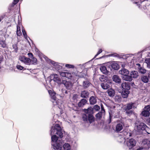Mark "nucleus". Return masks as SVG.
Masks as SVG:
<instances>
[{"instance_id": "obj_1", "label": "nucleus", "mask_w": 150, "mask_h": 150, "mask_svg": "<svg viewBox=\"0 0 150 150\" xmlns=\"http://www.w3.org/2000/svg\"><path fill=\"white\" fill-rule=\"evenodd\" d=\"M63 130L59 125L55 124L52 126L50 134L52 142L55 143L53 144V148L54 150H61L62 146L61 139H58V138L63 137Z\"/></svg>"}, {"instance_id": "obj_2", "label": "nucleus", "mask_w": 150, "mask_h": 150, "mask_svg": "<svg viewBox=\"0 0 150 150\" xmlns=\"http://www.w3.org/2000/svg\"><path fill=\"white\" fill-rule=\"evenodd\" d=\"M48 92L51 96L52 99L51 101L53 105H57L58 108L60 109L61 107L60 105L62 104V101L60 100L57 99L55 95L56 94L54 92H53L51 90L49 91Z\"/></svg>"}, {"instance_id": "obj_3", "label": "nucleus", "mask_w": 150, "mask_h": 150, "mask_svg": "<svg viewBox=\"0 0 150 150\" xmlns=\"http://www.w3.org/2000/svg\"><path fill=\"white\" fill-rule=\"evenodd\" d=\"M124 126L125 122L123 121H119L115 126V131L117 132H120L123 129Z\"/></svg>"}, {"instance_id": "obj_4", "label": "nucleus", "mask_w": 150, "mask_h": 150, "mask_svg": "<svg viewBox=\"0 0 150 150\" xmlns=\"http://www.w3.org/2000/svg\"><path fill=\"white\" fill-rule=\"evenodd\" d=\"M136 143V140L133 139L131 138L129 139H128L126 141V144L127 146L129 149L132 148L134 146Z\"/></svg>"}, {"instance_id": "obj_5", "label": "nucleus", "mask_w": 150, "mask_h": 150, "mask_svg": "<svg viewBox=\"0 0 150 150\" xmlns=\"http://www.w3.org/2000/svg\"><path fill=\"white\" fill-rule=\"evenodd\" d=\"M136 127L139 131L141 130L145 131V129L146 127V125L143 123H136Z\"/></svg>"}, {"instance_id": "obj_6", "label": "nucleus", "mask_w": 150, "mask_h": 150, "mask_svg": "<svg viewBox=\"0 0 150 150\" xmlns=\"http://www.w3.org/2000/svg\"><path fill=\"white\" fill-rule=\"evenodd\" d=\"M61 83L63 84L67 89L71 90L72 88L73 84L71 82L63 80Z\"/></svg>"}, {"instance_id": "obj_7", "label": "nucleus", "mask_w": 150, "mask_h": 150, "mask_svg": "<svg viewBox=\"0 0 150 150\" xmlns=\"http://www.w3.org/2000/svg\"><path fill=\"white\" fill-rule=\"evenodd\" d=\"M50 77L53 79V81L58 83L61 84L62 83L61 80L58 75L56 74H53L51 75Z\"/></svg>"}, {"instance_id": "obj_8", "label": "nucleus", "mask_w": 150, "mask_h": 150, "mask_svg": "<svg viewBox=\"0 0 150 150\" xmlns=\"http://www.w3.org/2000/svg\"><path fill=\"white\" fill-rule=\"evenodd\" d=\"M19 59L21 61L26 64H28L30 61L29 58L23 56H19Z\"/></svg>"}, {"instance_id": "obj_9", "label": "nucleus", "mask_w": 150, "mask_h": 150, "mask_svg": "<svg viewBox=\"0 0 150 150\" xmlns=\"http://www.w3.org/2000/svg\"><path fill=\"white\" fill-rule=\"evenodd\" d=\"M44 58L48 62H51V64L55 67V68L56 69L59 70L61 69V66L57 63L56 62L53 61H51L50 60L48 59L46 57H44Z\"/></svg>"}, {"instance_id": "obj_10", "label": "nucleus", "mask_w": 150, "mask_h": 150, "mask_svg": "<svg viewBox=\"0 0 150 150\" xmlns=\"http://www.w3.org/2000/svg\"><path fill=\"white\" fill-rule=\"evenodd\" d=\"M110 82L108 81H106L104 83H102L101 84V86L104 89H107L110 88Z\"/></svg>"}, {"instance_id": "obj_11", "label": "nucleus", "mask_w": 150, "mask_h": 150, "mask_svg": "<svg viewBox=\"0 0 150 150\" xmlns=\"http://www.w3.org/2000/svg\"><path fill=\"white\" fill-rule=\"evenodd\" d=\"M101 111L99 112L96 115V117L98 119H100L103 116H104L105 114V110L102 105L101 106Z\"/></svg>"}, {"instance_id": "obj_12", "label": "nucleus", "mask_w": 150, "mask_h": 150, "mask_svg": "<svg viewBox=\"0 0 150 150\" xmlns=\"http://www.w3.org/2000/svg\"><path fill=\"white\" fill-rule=\"evenodd\" d=\"M59 74L62 76L65 77L68 79H70L72 77L71 74L68 72H60Z\"/></svg>"}, {"instance_id": "obj_13", "label": "nucleus", "mask_w": 150, "mask_h": 150, "mask_svg": "<svg viewBox=\"0 0 150 150\" xmlns=\"http://www.w3.org/2000/svg\"><path fill=\"white\" fill-rule=\"evenodd\" d=\"M59 74L62 76L65 77L68 79H70L72 77L71 74L68 72H60Z\"/></svg>"}, {"instance_id": "obj_14", "label": "nucleus", "mask_w": 150, "mask_h": 150, "mask_svg": "<svg viewBox=\"0 0 150 150\" xmlns=\"http://www.w3.org/2000/svg\"><path fill=\"white\" fill-rule=\"evenodd\" d=\"M137 107V105L135 103H130L127 104L125 109L126 110H129L132 108H135Z\"/></svg>"}, {"instance_id": "obj_15", "label": "nucleus", "mask_w": 150, "mask_h": 150, "mask_svg": "<svg viewBox=\"0 0 150 150\" xmlns=\"http://www.w3.org/2000/svg\"><path fill=\"white\" fill-rule=\"evenodd\" d=\"M142 144L144 145L145 148H149L150 147V141L148 139H144L142 142Z\"/></svg>"}, {"instance_id": "obj_16", "label": "nucleus", "mask_w": 150, "mask_h": 150, "mask_svg": "<svg viewBox=\"0 0 150 150\" xmlns=\"http://www.w3.org/2000/svg\"><path fill=\"white\" fill-rule=\"evenodd\" d=\"M119 73L122 75V76H124L125 75H127V74H129V71L128 70L123 68L119 71Z\"/></svg>"}, {"instance_id": "obj_17", "label": "nucleus", "mask_w": 150, "mask_h": 150, "mask_svg": "<svg viewBox=\"0 0 150 150\" xmlns=\"http://www.w3.org/2000/svg\"><path fill=\"white\" fill-rule=\"evenodd\" d=\"M111 66L112 68L115 70H118L120 67L118 62H112L111 64Z\"/></svg>"}, {"instance_id": "obj_18", "label": "nucleus", "mask_w": 150, "mask_h": 150, "mask_svg": "<svg viewBox=\"0 0 150 150\" xmlns=\"http://www.w3.org/2000/svg\"><path fill=\"white\" fill-rule=\"evenodd\" d=\"M22 27V26L21 24V23L19 21L18 23V24L17 26V34L18 36H20L22 35V33L21 31V27Z\"/></svg>"}, {"instance_id": "obj_19", "label": "nucleus", "mask_w": 150, "mask_h": 150, "mask_svg": "<svg viewBox=\"0 0 150 150\" xmlns=\"http://www.w3.org/2000/svg\"><path fill=\"white\" fill-rule=\"evenodd\" d=\"M112 79L114 81L117 83H120L121 82V79L119 76L117 75H114L112 77Z\"/></svg>"}, {"instance_id": "obj_20", "label": "nucleus", "mask_w": 150, "mask_h": 150, "mask_svg": "<svg viewBox=\"0 0 150 150\" xmlns=\"http://www.w3.org/2000/svg\"><path fill=\"white\" fill-rule=\"evenodd\" d=\"M89 95V92L87 91H82L81 93V96L83 98H86L88 97Z\"/></svg>"}, {"instance_id": "obj_21", "label": "nucleus", "mask_w": 150, "mask_h": 150, "mask_svg": "<svg viewBox=\"0 0 150 150\" xmlns=\"http://www.w3.org/2000/svg\"><path fill=\"white\" fill-rule=\"evenodd\" d=\"M122 88L126 90H128L130 88V86L128 83L125 82L123 83L121 85Z\"/></svg>"}, {"instance_id": "obj_22", "label": "nucleus", "mask_w": 150, "mask_h": 150, "mask_svg": "<svg viewBox=\"0 0 150 150\" xmlns=\"http://www.w3.org/2000/svg\"><path fill=\"white\" fill-rule=\"evenodd\" d=\"M89 101L91 104L94 105L97 102V98L94 96H91L90 98Z\"/></svg>"}, {"instance_id": "obj_23", "label": "nucleus", "mask_w": 150, "mask_h": 150, "mask_svg": "<svg viewBox=\"0 0 150 150\" xmlns=\"http://www.w3.org/2000/svg\"><path fill=\"white\" fill-rule=\"evenodd\" d=\"M127 74V75H125L124 76H122V78L123 80L127 81H131L132 80V77L130 76Z\"/></svg>"}, {"instance_id": "obj_24", "label": "nucleus", "mask_w": 150, "mask_h": 150, "mask_svg": "<svg viewBox=\"0 0 150 150\" xmlns=\"http://www.w3.org/2000/svg\"><path fill=\"white\" fill-rule=\"evenodd\" d=\"M84 110L85 113L88 114H92L93 113V109L91 107H90L87 109H84Z\"/></svg>"}, {"instance_id": "obj_25", "label": "nucleus", "mask_w": 150, "mask_h": 150, "mask_svg": "<svg viewBox=\"0 0 150 150\" xmlns=\"http://www.w3.org/2000/svg\"><path fill=\"white\" fill-rule=\"evenodd\" d=\"M124 137L126 139H128L129 137L131 136V133L128 131H124L123 132Z\"/></svg>"}, {"instance_id": "obj_26", "label": "nucleus", "mask_w": 150, "mask_h": 150, "mask_svg": "<svg viewBox=\"0 0 150 150\" xmlns=\"http://www.w3.org/2000/svg\"><path fill=\"white\" fill-rule=\"evenodd\" d=\"M130 76L132 78H136L138 76V73L137 71H133L131 72L130 73Z\"/></svg>"}, {"instance_id": "obj_27", "label": "nucleus", "mask_w": 150, "mask_h": 150, "mask_svg": "<svg viewBox=\"0 0 150 150\" xmlns=\"http://www.w3.org/2000/svg\"><path fill=\"white\" fill-rule=\"evenodd\" d=\"M87 102V100L85 99H82L78 103V106L81 107L83 106Z\"/></svg>"}, {"instance_id": "obj_28", "label": "nucleus", "mask_w": 150, "mask_h": 150, "mask_svg": "<svg viewBox=\"0 0 150 150\" xmlns=\"http://www.w3.org/2000/svg\"><path fill=\"white\" fill-rule=\"evenodd\" d=\"M150 114V113L149 112L148 110H146L144 109V110L141 113L142 115L144 117L149 116Z\"/></svg>"}, {"instance_id": "obj_29", "label": "nucleus", "mask_w": 150, "mask_h": 150, "mask_svg": "<svg viewBox=\"0 0 150 150\" xmlns=\"http://www.w3.org/2000/svg\"><path fill=\"white\" fill-rule=\"evenodd\" d=\"M100 69L103 73L106 74L108 73V71L105 66H101L100 67Z\"/></svg>"}, {"instance_id": "obj_30", "label": "nucleus", "mask_w": 150, "mask_h": 150, "mask_svg": "<svg viewBox=\"0 0 150 150\" xmlns=\"http://www.w3.org/2000/svg\"><path fill=\"white\" fill-rule=\"evenodd\" d=\"M129 93V92L128 90H124L123 91L122 93V97L124 98H126L127 97Z\"/></svg>"}, {"instance_id": "obj_31", "label": "nucleus", "mask_w": 150, "mask_h": 150, "mask_svg": "<svg viewBox=\"0 0 150 150\" xmlns=\"http://www.w3.org/2000/svg\"><path fill=\"white\" fill-rule=\"evenodd\" d=\"M64 150H70L71 147L70 144L68 143H65L63 145Z\"/></svg>"}, {"instance_id": "obj_32", "label": "nucleus", "mask_w": 150, "mask_h": 150, "mask_svg": "<svg viewBox=\"0 0 150 150\" xmlns=\"http://www.w3.org/2000/svg\"><path fill=\"white\" fill-rule=\"evenodd\" d=\"M108 93L110 96H113L115 94V92L114 90L112 89H109L108 91Z\"/></svg>"}, {"instance_id": "obj_33", "label": "nucleus", "mask_w": 150, "mask_h": 150, "mask_svg": "<svg viewBox=\"0 0 150 150\" xmlns=\"http://www.w3.org/2000/svg\"><path fill=\"white\" fill-rule=\"evenodd\" d=\"M88 120L90 123L94 121V117L92 114H88Z\"/></svg>"}, {"instance_id": "obj_34", "label": "nucleus", "mask_w": 150, "mask_h": 150, "mask_svg": "<svg viewBox=\"0 0 150 150\" xmlns=\"http://www.w3.org/2000/svg\"><path fill=\"white\" fill-rule=\"evenodd\" d=\"M91 83L88 81H84L83 82V86L84 88H87L91 85Z\"/></svg>"}, {"instance_id": "obj_35", "label": "nucleus", "mask_w": 150, "mask_h": 150, "mask_svg": "<svg viewBox=\"0 0 150 150\" xmlns=\"http://www.w3.org/2000/svg\"><path fill=\"white\" fill-rule=\"evenodd\" d=\"M141 80L144 83H147L149 81V79L146 76H142Z\"/></svg>"}, {"instance_id": "obj_36", "label": "nucleus", "mask_w": 150, "mask_h": 150, "mask_svg": "<svg viewBox=\"0 0 150 150\" xmlns=\"http://www.w3.org/2000/svg\"><path fill=\"white\" fill-rule=\"evenodd\" d=\"M126 139L124 137L119 136L118 138V142L121 143L125 142Z\"/></svg>"}, {"instance_id": "obj_37", "label": "nucleus", "mask_w": 150, "mask_h": 150, "mask_svg": "<svg viewBox=\"0 0 150 150\" xmlns=\"http://www.w3.org/2000/svg\"><path fill=\"white\" fill-rule=\"evenodd\" d=\"M84 65L83 64H79L77 65L75 67V68L77 69L78 71H80V69H82L84 68Z\"/></svg>"}, {"instance_id": "obj_38", "label": "nucleus", "mask_w": 150, "mask_h": 150, "mask_svg": "<svg viewBox=\"0 0 150 150\" xmlns=\"http://www.w3.org/2000/svg\"><path fill=\"white\" fill-rule=\"evenodd\" d=\"M139 70V72L142 74H145L146 72V70L144 68L142 67H139L138 68Z\"/></svg>"}, {"instance_id": "obj_39", "label": "nucleus", "mask_w": 150, "mask_h": 150, "mask_svg": "<svg viewBox=\"0 0 150 150\" xmlns=\"http://www.w3.org/2000/svg\"><path fill=\"white\" fill-rule=\"evenodd\" d=\"M145 62L147 64V67L150 68V58L146 59Z\"/></svg>"}, {"instance_id": "obj_40", "label": "nucleus", "mask_w": 150, "mask_h": 150, "mask_svg": "<svg viewBox=\"0 0 150 150\" xmlns=\"http://www.w3.org/2000/svg\"><path fill=\"white\" fill-rule=\"evenodd\" d=\"M22 30L23 34L25 38L26 39H27V35L26 33V32H25V30H24V28L23 27H22Z\"/></svg>"}, {"instance_id": "obj_41", "label": "nucleus", "mask_w": 150, "mask_h": 150, "mask_svg": "<svg viewBox=\"0 0 150 150\" xmlns=\"http://www.w3.org/2000/svg\"><path fill=\"white\" fill-rule=\"evenodd\" d=\"M88 115H87L86 114H84L83 115L82 118L83 120L84 121H86L88 120Z\"/></svg>"}, {"instance_id": "obj_42", "label": "nucleus", "mask_w": 150, "mask_h": 150, "mask_svg": "<svg viewBox=\"0 0 150 150\" xmlns=\"http://www.w3.org/2000/svg\"><path fill=\"white\" fill-rule=\"evenodd\" d=\"M0 44L3 48L5 47L6 46V44L4 41L1 40L0 42Z\"/></svg>"}, {"instance_id": "obj_43", "label": "nucleus", "mask_w": 150, "mask_h": 150, "mask_svg": "<svg viewBox=\"0 0 150 150\" xmlns=\"http://www.w3.org/2000/svg\"><path fill=\"white\" fill-rule=\"evenodd\" d=\"M93 109L96 110L98 111L100 110V107L98 105H96L93 106Z\"/></svg>"}, {"instance_id": "obj_44", "label": "nucleus", "mask_w": 150, "mask_h": 150, "mask_svg": "<svg viewBox=\"0 0 150 150\" xmlns=\"http://www.w3.org/2000/svg\"><path fill=\"white\" fill-rule=\"evenodd\" d=\"M13 47L15 52H16L18 51V47L16 44H15L13 45Z\"/></svg>"}, {"instance_id": "obj_45", "label": "nucleus", "mask_w": 150, "mask_h": 150, "mask_svg": "<svg viewBox=\"0 0 150 150\" xmlns=\"http://www.w3.org/2000/svg\"><path fill=\"white\" fill-rule=\"evenodd\" d=\"M144 132H146L148 134H150V129L146 126L145 129V131Z\"/></svg>"}, {"instance_id": "obj_46", "label": "nucleus", "mask_w": 150, "mask_h": 150, "mask_svg": "<svg viewBox=\"0 0 150 150\" xmlns=\"http://www.w3.org/2000/svg\"><path fill=\"white\" fill-rule=\"evenodd\" d=\"M144 109L146 110H148L149 112L150 111V105L146 106L144 107Z\"/></svg>"}, {"instance_id": "obj_47", "label": "nucleus", "mask_w": 150, "mask_h": 150, "mask_svg": "<svg viewBox=\"0 0 150 150\" xmlns=\"http://www.w3.org/2000/svg\"><path fill=\"white\" fill-rule=\"evenodd\" d=\"M32 61L33 63L34 64H36L37 62V59L34 57H33L32 59Z\"/></svg>"}, {"instance_id": "obj_48", "label": "nucleus", "mask_w": 150, "mask_h": 150, "mask_svg": "<svg viewBox=\"0 0 150 150\" xmlns=\"http://www.w3.org/2000/svg\"><path fill=\"white\" fill-rule=\"evenodd\" d=\"M139 1L137 2H136L135 4H137V5H138V6L139 7H140V4L142 2H143L145 0H138Z\"/></svg>"}, {"instance_id": "obj_49", "label": "nucleus", "mask_w": 150, "mask_h": 150, "mask_svg": "<svg viewBox=\"0 0 150 150\" xmlns=\"http://www.w3.org/2000/svg\"><path fill=\"white\" fill-rule=\"evenodd\" d=\"M65 66L69 68H74V66L72 65L69 64H67Z\"/></svg>"}, {"instance_id": "obj_50", "label": "nucleus", "mask_w": 150, "mask_h": 150, "mask_svg": "<svg viewBox=\"0 0 150 150\" xmlns=\"http://www.w3.org/2000/svg\"><path fill=\"white\" fill-rule=\"evenodd\" d=\"M17 68L20 70H22L23 69V67L21 65H17L16 66Z\"/></svg>"}, {"instance_id": "obj_51", "label": "nucleus", "mask_w": 150, "mask_h": 150, "mask_svg": "<svg viewBox=\"0 0 150 150\" xmlns=\"http://www.w3.org/2000/svg\"><path fill=\"white\" fill-rule=\"evenodd\" d=\"M102 52V50L101 49H99L98 51V52L97 53L96 55L95 56V58L97 57L98 54H99L100 53H101Z\"/></svg>"}, {"instance_id": "obj_52", "label": "nucleus", "mask_w": 150, "mask_h": 150, "mask_svg": "<svg viewBox=\"0 0 150 150\" xmlns=\"http://www.w3.org/2000/svg\"><path fill=\"white\" fill-rule=\"evenodd\" d=\"M126 113L130 115L132 113V110H126Z\"/></svg>"}, {"instance_id": "obj_53", "label": "nucleus", "mask_w": 150, "mask_h": 150, "mask_svg": "<svg viewBox=\"0 0 150 150\" xmlns=\"http://www.w3.org/2000/svg\"><path fill=\"white\" fill-rule=\"evenodd\" d=\"M105 77L104 76H101V78H100V81L102 82V81H105ZM105 80H106V79H105Z\"/></svg>"}, {"instance_id": "obj_54", "label": "nucleus", "mask_w": 150, "mask_h": 150, "mask_svg": "<svg viewBox=\"0 0 150 150\" xmlns=\"http://www.w3.org/2000/svg\"><path fill=\"white\" fill-rule=\"evenodd\" d=\"M28 56L30 58H33V55L32 53H29L28 54Z\"/></svg>"}, {"instance_id": "obj_55", "label": "nucleus", "mask_w": 150, "mask_h": 150, "mask_svg": "<svg viewBox=\"0 0 150 150\" xmlns=\"http://www.w3.org/2000/svg\"><path fill=\"white\" fill-rule=\"evenodd\" d=\"M19 1V0H14L13 2V4L14 5L16 4Z\"/></svg>"}, {"instance_id": "obj_56", "label": "nucleus", "mask_w": 150, "mask_h": 150, "mask_svg": "<svg viewBox=\"0 0 150 150\" xmlns=\"http://www.w3.org/2000/svg\"><path fill=\"white\" fill-rule=\"evenodd\" d=\"M78 96L77 95H76V94L74 95L73 96V99H76L78 97Z\"/></svg>"}, {"instance_id": "obj_57", "label": "nucleus", "mask_w": 150, "mask_h": 150, "mask_svg": "<svg viewBox=\"0 0 150 150\" xmlns=\"http://www.w3.org/2000/svg\"><path fill=\"white\" fill-rule=\"evenodd\" d=\"M147 122L150 123V117H149L146 120Z\"/></svg>"}, {"instance_id": "obj_58", "label": "nucleus", "mask_w": 150, "mask_h": 150, "mask_svg": "<svg viewBox=\"0 0 150 150\" xmlns=\"http://www.w3.org/2000/svg\"><path fill=\"white\" fill-rule=\"evenodd\" d=\"M137 65L138 66V69L139 68L141 67H140V64H137Z\"/></svg>"}, {"instance_id": "obj_59", "label": "nucleus", "mask_w": 150, "mask_h": 150, "mask_svg": "<svg viewBox=\"0 0 150 150\" xmlns=\"http://www.w3.org/2000/svg\"><path fill=\"white\" fill-rule=\"evenodd\" d=\"M143 148L142 147H140L137 150H142Z\"/></svg>"}, {"instance_id": "obj_60", "label": "nucleus", "mask_w": 150, "mask_h": 150, "mask_svg": "<svg viewBox=\"0 0 150 150\" xmlns=\"http://www.w3.org/2000/svg\"><path fill=\"white\" fill-rule=\"evenodd\" d=\"M122 67L124 68L125 67V65L124 64H122L121 65Z\"/></svg>"}, {"instance_id": "obj_61", "label": "nucleus", "mask_w": 150, "mask_h": 150, "mask_svg": "<svg viewBox=\"0 0 150 150\" xmlns=\"http://www.w3.org/2000/svg\"><path fill=\"white\" fill-rule=\"evenodd\" d=\"M135 60L134 59H132V61L131 62L133 64H134V61Z\"/></svg>"}, {"instance_id": "obj_62", "label": "nucleus", "mask_w": 150, "mask_h": 150, "mask_svg": "<svg viewBox=\"0 0 150 150\" xmlns=\"http://www.w3.org/2000/svg\"><path fill=\"white\" fill-rule=\"evenodd\" d=\"M148 76L150 78V72L148 73Z\"/></svg>"}, {"instance_id": "obj_63", "label": "nucleus", "mask_w": 150, "mask_h": 150, "mask_svg": "<svg viewBox=\"0 0 150 150\" xmlns=\"http://www.w3.org/2000/svg\"><path fill=\"white\" fill-rule=\"evenodd\" d=\"M138 55H139L140 57H142V55L141 54H138Z\"/></svg>"}, {"instance_id": "obj_64", "label": "nucleus", "mask_w": 150, "mask_h": 150, "mask_svg": "<svg viewBox=\"0 0 150 150\" xmlns=\"http://www.w3.org/2000/svg\"><path fill=\"white\" fill-rule=\"evenodd\" d=\"M139 59H136L135 60L136 61H138V60H139Z\"/></svg>"}]
</instances>
